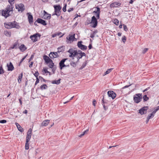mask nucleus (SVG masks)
Listing matches in <instances>:
<instances>
[{
	"mask_svg": "<svg viewBox=\"0 0 159 159\" xmlns=\"http://www.w3.org/2000/svg\"><path fill=\"white\" fill-rule=\"evenodd\" d=\"M5 27L6 28L9 29L12 28H16L19 29L20 26L19 25L18 23L16 21H14L12 22H8L4 23Z\"/></svg>",
	"mask_w": 159,
	"mask_h": 159,
	"instance_id": "1",
	"label": "nucleus"
},
{
	"mask_svg": "<svg viewBox=\"0 0 159 159\" xmlns=\"http://www.w3.org/2000/svg\"><path fill=\"white\" fill-rule=\"evenodd\" d=\"M54 8L55 13L52 15V16L56 15L57 16H60L61 13V7L60 5H54L53 6Z\"/></svg>",
	"mask_w": 159,
	"mask_h": 159,
	"instance_id": "2",
	"label": "nucleus"
},
{
	"mask_svg": "<svg viewBox=\"0 0 159 159\" xmlns=\"http://www.w3.org/2000/svg\"><path fill=\"white\" fill-rule=\"evenodd\" d=\"M98 23L97 19L95 16H93L92 17L91 20L90 21V20H89L88 24H92V25H91V26L93 28H95L97 26Z\"/></svg>",
	"mask_w": 159,
	"mask_h": 159,
	"instance_id": "3",
	"label": "nucleus"
},
{
	"mask_svg": "<svg viewBox=\"0 0 159 159\" xmlns=\"http://www.w3.org/2000/svg\"><path fill=\"white\" fill-rule=\"evenodd\" d=\"M143 98L142 95V94L138 93L135 95V96H134L133 99L134 102L138 103L141 101Z\"/></svg>",
	"mask_w": 159,
	"mask_h": 159,
	"instance_id": "4",
	"label": "nucleus"
},
{
	"mask_svg": "<svg viewBox=\"0 0 159 159\" xmlns=\"http://www.w3.org/2000/svg\"><path fill=\"white\" fill-rule=\"evenodd\" d=\"M41 36V35L40 34L38 33H36L33 35H31L30 37V38L34 42H35L38 40V37L40 38Z\"/></svg>",
	"mask_w": 159,
	"mask_h": 159,
	"instance_id": "5",
	"label": "nucleus"
},
{
	"mask_svg": "<svg viewBox=\"0 0 159 159\" xmlns=\"http://www.w3.org/2000/svg\"><path fill=\"white\" fill-rule=\"evenodd\" d=\"M16 9H18L19 11L23 12L25 10L24 5L22 3L19 4H16Z\"/></svg>",
	"mask_w": 159,
	"mask_h": 159,
	"instance_id": "6",
	"label": "nucleus"
},
{
	"mask_svg": "<svg viewBox=\"0 0 159 159\" xmlns=\"http://www.w3.org/2000/svg\"><path fill=\"white\" fill-rule=\"evenodd\" d=\"M148 109V106H144L139 110V113L141 115L146 114L147 112V110Z\"/></svg>",
	"mask_w": 159,
	"mask_h": 159,
	"instance_id": "7",
	"label": "nucleus"
},
{
	"mask_svg": "<svg viewBox=\"0 0 159 159\" xmlns=\"http://www.w3.org/2000/svg\"><path fill=\"white\" fill-rule=\"evenodd\" d=\"M82 41H79L77 43V46L79 48L82 50H86L87 48V47L86 46L82 44Z\"/></svg>",
	"mask_w": 159,
	"mask_h": 159,
	"instance_id": "8",
	"label": "nucleus"
},
{
	"mask_svg": "<svg viewBox=\"0 0 159 159\" xmlns=\"http://www.w3.org/2000/svg\"><path fill=\"white\" fill-rule=\"evenodd\" d=\"M107 94L108 97L111 98L112 99H114L116 96V94L113 91H108Z\"/></svg>",
	"mask_w": 159,
	"mask_h": 159,
	"instance_id": "9",
	"label": "nucleus"
},
{
	"mask_svg": "<svg viewBox=\"0 0 159 159\" xmlns=\"http://www.w3.org/2000/svg\"><path fill=\"white\" fill-rule=\"evenodd\" d=\"M10 12H9L8 10L6 9L2 10V15L4 16L6 18L10 15Z\"/></svg>",
	"mask_w": 159,
	"mask_h": 159,
	"instance_id": "10",
	"label": "nucleus"
},
{
	"mask_svg": "<svg viewBox=\"0 0 159 159\" xmlns=\"http://www.w3.org/2000/svg\"><path fill=\"white\" fill-rule=\"evenodd\" d=\"M121 5V3L117 2H114L112 3L110 5L111 7H119Z\"/></svg>",
	"mask_w": 159,
	"mask_h": 159,
	"instance_id": "11",
	"label": "nucleus"
},
{
	"mask_svg": "<svg viewBox=\"0 0 159 159\" xmlns=\"http://www.w3.org/2000/svg\"><path fill=\"white\" fill-rule=\"evenodd\" d=\"M57 53V52H51L49 55V56L51 59H53L54 58L59 57V56Z\"/></svg>",
	"mask_w": 159,
	"mask_h": 159,
	"instance_id": "12",
	"label": "nucleus"
},
{
	"mask_svg": "<svg viewBox=\"0 0 159 159\" xmlns=\"http://www.w3.org/2000/svg\"><path fill=\"white\" fill-rule=\"evenodd\" d=\"M32 129L31 128L29 129L26 135V141H30L31 136Z\"/></svg>",
	"mask_w": 159,
	"mask_h": 159,
	"instance_id": "13",
	"label": "nucleus"
},
{
	"mask_svg": "<svg viewBox=\"0 0 159 159\" xmlns=\"http://www.w3.org/2000/svg\"><path fill=\"white\" fill-rule=\"evenodd\" d=\"M43 59L46 64H48L49 63L52 62V61L50 59L49 57L46 55L43 56Z\"/></svg>",
	"mask_w": 159,
	"mask_h": 159,
	"instance_id": "14",
	"label": "nucleus"
},
{
	"mask_svg": "<svg viewBox=\"0 0 159 159\" xmlns=\"http://www.w3.org/2000/svg\"><path fill=\"white\" fill-rule=\"evenodd\" d=\"M27 15H28V19L30 25L32 24L33 22V17L30 13H27Z\"/></svg>",
	"mask_w": 159,
	"mask_h": 159,
	"instance_id": "15",
	"label": "nucleus"
},
{
	"mask_svg": "<svg viewBox=\"0 0 159 159\" xmlns=\"http://www.w3.org/2000/svg\"><path fill=\"white\" fill-rule=\"evenodd\" d=\"M36 22H37L38 23L41 24L43 25H47L45 20L40 18H38Z\"/></svg>",
	"mask_w": 159,
	"mask_h": 159,
	"instance_id": "16",
	"label": "nucleus"
},
{
	"mask_svg": "<svg viewBox=\"0 0 159 159\" xmlns=\"http://www.w3.org/2000/svg\"><path fill=\"white\" fill-rule=\"evenodd\" d=\"M7 70L8 71H12L14 69V66L11 62L7 64Z\"/></svg>",
	"mask_w": 159,
	"mask_h": 159,
	"instance_id": "17",
	"label": "nucleus"
},
{
	"mask_svg": "<svg viewBox=\"0 0 159 159\" xmlns=\"http://www.w3.org/2000/svg\"><path fill=\"white\" fill-rule=\"evenodd\" d=\"M13 5L11 4V5H8L7 6V8H6V9L8 10V11H9V12H10L11 11H13Z\"/></svg>",
	"mask_w": 159,
	"mask_h": 159,
	"instance_id": "18",
	"label": "nucleus"
},
{
	"mask_svg": "<svg viewBox=\"0 0 159 159\" xmlns=\"http://www.w3.org/2000/svg\"><path fill=\"white\" fill-rule=\"evenodd\" d=\"M86 55V54L84 52H83V53H81L80 54H79V55H76V57L77 58V62H79L80 59L83 56H85Z\"/></svg>",
	"mask_w": 159,
	"mask_h": 159,
	"instance_id": "19",
	"label": "nucleus"
},
{
	"mask_svg": "<svg viewBox=\"0 0 159 159\" xmlns=\"http://www.w3.org/2000/svg\"><path fill=\"white\" fill-rule=\"evenodd\" d=\"M67 59V58H64L60 61L59 63V68L60 69L61 67L65 64V62Z\"/></svg>",
	"mask_w": 159,
	"mask_h": 159,
	"instance_id": "20",
	"label": "nucleus"
},
{
	"mask_svg": "<svg viewBox=\"0 0 159 159\" xmlns=\"http://www.w3.org/2000/svg\"><path fill=\"white\" fill-rule=\"evenodd\" d=\"M50 120H44L42 123L41 125L42 126H46L49 123Z\"/></svg>",
	"mask_w": 159,
	"mask_h": 159,
	"instance_id": "21",
	"label": "nucleus"
},
{
	"mask_svg": "<svg viewBox=\"0 0 159 159\" xmlns=\"http://www.w3.org/2000/svg\"><path fill=\"white\" fill-rule=\"evenodd\" d=\"M16 125L18 130L21 132H22L24 131L23 129L21 127L20 125L18 123H15Z\"/></svg>",
	"mask_w": 159,
	"mask_h": 159,
	"instance_id": "22",
	"label": "nucleus"
},
{
	"mask_svg": "<svg viewBox=\"0 0 159 159\" xmlns=\"http://www.w3.org/2000/svg\"><path fill=\"white\" fill-rule=\"evenodd\" d=\"M57 52L59 53L61 52H62L64 51L65 49V46H61L58 48Z\"/></svg>",
	"mask_w": 159,
	"mask_h": 159,
	"instance_id": "23",
	"label": "nucleus"
},
{
	"mask_svg": "<svg viewBox=\"0 0 159 159\" xmlns=\"http://www.w3.org/2000/svg\"><path fill=\"white\" fill-rule=\"evenodd\" d=\"M19 48L22 52L25 51L27 49L25 45L24 44L21 45L19 47Z\"/></svg>",
	"mask_w": 159,
	"mask_h": 159,
	"instance_id": "24",
	"label": "nucleus"
},
{
	"mask_svg": "<svg viewBox=\"0 0 159 159\" xmlns=\"http://www.w3.org/2000/svg\"><path fill=\"white\" fill-rule=\"evenodd\" d=\"M61 80V79H59L58 80H53L52 81H51V82L53 84H56L57 85H58L60 83Z\"/></svg>",
	"mask_w": 159,
	"mask_h": 159,
	"instance_id": "25",
	"label": "nucleus"
},
{
	"mask_svg": "<svg viewBox=\"0 0 159 159\" xmlns=\"http://www.w3.org/2000/svg\"><path fill=\"white\" fill-rule=\"evenodd\" d=\"M51 17V15L49 14V15H44L43 17V18L44 19L49 20Z\"/></svg>",
	"mask_w": 159,
	"mask_h": 159,
	"instance_id": "26",
	"label": "nucleus"
},
{
	"mask_svg": "<svg viewBox=\"0 0 159 159\" xmlns=\"http://www.w3.org/2000/svg\"><path fill=\"white\" fill-rule=\"evenodd\" d=\"M23 76V73H21L19 75V76L18 77V82L19 83H20L21 82V80Z\"/></svg>",
	"mask_w": 159,
	"mask_h": 159,
	"instance_id": "27",
	"label": "nucleus"
},
{
	"mask_svg": "<svg viewBox=\"0 0 159 159\" xmlns=\"http://www.w3.org/2000/svg\"><path fill=\"white\" fill-rule=\"evenodd\" d=\"M102 101L103 103V104H105L106 105H109V102L105 99H104V97L102 99Z\"/></svg>",
	"mask_w": 159,
	"mask_h": 159,
	"instance_id": "28",
	"label": "nucleus"
},
{
	"mask_svg": "<svg viewBox=\"0 0 159 159\" xmlns=\"http://www.w3.org/2000/svg\"><path fill=\"white\" fill-rule=\"evenodd\" d=\"M47 88L48 86L45 84H43L40 87V88L41 90L46 89Z\"/></svg>",
	"mask_w": 159,
	"mask_h": 159,
	"instance_id": "29",
	"label": "nucleus"
},
{
	"mask_svg": "<svg viewBox=\"0 0 159 159\" xmlns=\"http://www.w3.org/2000/svg\"><path fill=\"white\" fill-rule=\"evenodd\" d=\"M97 9V10L96 11H93V13H95L96 14H98V13H100V8L99 7H95Z\"/></svg>",
	"mask_w": 159,
	"mask_h": 159,
	"instance_id": "30",
	"label": "nucleus"
},
{
	"mask_svg": "<svg viewBox=\"0 0 159 159\" xmlns=\"http://www.w3.org/2000/svg\"><path fill=\"white\" fill-rule=\"evenodd\" d=\"M77 51H76V52H75V53H70V55H69V57H73L76 56L77 55Z\"/></svg>",
	"mask_w": 159,
	"mask_h": 159,
	"instance_id": "31",
	"label": "nucleus"
},
{
	"mask_svg": "<svg viewBox=\"0 0 159 159\" xmlns=\"http://www.w3.org/2000/svg\"><path fill=\"white\" fill-rule=\"evenodd\" d=\"M75 34H74L73 35H71L70 36L68 39L70 41H73L74 39L75 38Z\"/></svg>",
	"mask_w": 159,
	"mask_h": 159,
	"instance_id": "32",
	"label": "nucleus"
},
{
	"mask_svg": "<svg viewBox=\"0 0 159 159\" xmlns=\"http://www.w3.org/2000/svg\"><path fill=\"white\" fill-rule=\"evenodd\" d=\"M87 64V61H85V62H84L83 63L82 66H81L80 67L79 69L82 70L86 66Z\"/></svg>",
	"mask_w": 159,
	"mask_h": 159,
	"instance_id": "33",
	"label": "nucleus"
},
{
	"mask_svg": "<svg viewBox=\"0 0 159 159\" xmlns=\"http://www.w3.org/2000/svg\"><path fill=\"white\" fill-rule=\"evenodd\" d=\"M49 65H48V66L50 68H52L54 67V63L52 61V62H50L49 63Z\"/></svg>",
	"mask_w": 159,
	"mask_h": 159,
	"instance_id": "34",
	"label": "nucleus"
},
{
	"mask_svg": "<svg viewBox=\"0 0 159 159\" xmlns=\"http://www.w3.org/2000/svg\"><path fill=\"white\" fill-rule=\"evenodd\" d=\"M29 142L26 140L25 148L26 150H28L29 148Z\"/></svg>",
	"mask_w": 159,
	"mask_h": 159,
	"instance_id": "35",
	"label": "nucleus"
},
{
	"mask_svg": "<svg viewBox=\"0 0 159 159\" xmlns=\"http://www.w3.org/2000/svg\"><path fill=\"white\" fill-rule=\"evenodd\" d=\"M112 68L108 69L104 73V75H106L109 73L112 70Z\"/></svg>",
	"mask_w": 159,
	"mask_h": 159,
	"instance_id": "36",
	"label": "nucleus"
},
{
	"mask_svg": "<svg viewBox=\"0 0 159 159\" xmlns=\"http://www.w3.org/2000/svg\"><path fill=\"white\" fill-rule=\"evenodd\" d=\"M4 34L7 36L10 37L11 36V33L7 31H4Z\"/></svg>",
	"mask_w": 159,
	"mask_h": 159,
	"instance_id": "37",
	"label": "nucleus"
},
{
	"mask_svg": "<svg viewBox=\"0 0 159 159\" xmlns=\"http://www.w3.org/2000/svg\"><path fill=\"white\" fill-rule=\"evenodd\" d=\"M77 51V50H74L72 48H70L69 50L67 51V52L70 53H75V52H76Z\"/></svg>",
	"mask_w": 159,
	"mask_h": 159,
	"instance_id": "38",
	"label": "nucleus"
},
{
	"mask_svg": "<svg viewBox=\"0 0 159 159\" xmlns=\"http://www.w3.org/2000/svg\"><path fill=\"white\" fill-rule=\"evenodd\" d=\"M143 98L144 102L147 101L149 99V98L146 95H144Z\"/></svg>",
	"mask_w": 159,
	"mask_h": 159,
	"instance_id": "39",
	"label": "nucleus"
},
{
	"mask_svg": "<svg viewBox=\"0 0 159 159\" xmlns=\"http://www.w3.org/2000/svg\"><path fill=\"white\" fill-rule=\"evenodd\" d=\"M113 22L114 24H115L116 25H118L119 21L117 19H115Z\"/></svg>",
	"mask_w": 159,
	"mask_h": 159,
	"instance_id": "40",
	"label": "nucleus"
},
{
	"mask_svg": "<svg viewBox=\"0 0 159 159\" xmlns=\"http://www.w3.org/2000/svg\"><path fill=\"white\" fill-rule=\"evenodd\" d=\"M4 73V71L2 66H0V74H2Z\"/></svg>",
	"mask_w": 159,
	"mask_h": 159,
	"instance_id": "41",
	"label": "nucleus"
},
{
	"mask_svg": "<svg viewBox=\"0 0 159 159\" xmlns=\"http://www.w3.org/2000/svg\"><path fill=\"white\" fill-rule=\"evenodd\" d=\"M70 65L73 67H75L76 66V63L74 61H71L70 63Z\"/></svg>",
	"mask_w": 159,
	"mask_h": 159,
	"instance_id": "42",
	"label": "nucleus"
},
{
	"mask_svg": "<svg viewBox=\"0 0 159 159\" xmlns=\"http://www.w3.org/2000/svg\"><path fill=\"white\" fill-rule=\"evenodd\" d=\"M28 54H27L26 56H25L24 57H23L21 60L20 61V62L19 66L20 65V64L23 62V61L25 59L26 57L27 56Z\"/></svg>",
	"mask_w": 159,
	"mask_h": 159,
	"instance_id": "43",
	"label": "nucleus"
},
{
	"mask_svg": "<svg viewBox=\"0 0 159 159\" xmlns=\"http://www.w3.org/2000/svg\"><path fill=\"white\" fill-rule=\"evenodd\" d=\"M154 116V115L152 114V113H151L150 115H149L147 117L148 119H150L151 118H153Z\"/></svg>",
	"mask_w": 159,
	"mask_h": 159,
	"instance_id": "44",
	"label": "nucleus"
},
{
	"mask_svg": "<svg viewBox=\"0 0 159 159\" xmlns=\"http://www.w3.org/2000/svg\"><path fill=\"white\" fill-rule=\"evenodd\" d=\"M126 39V38L125 36H124L122 38V41L124 43H125Z\"/></svg>",
	"mask_w": 159,
	"mask_h": 159,
	"instance_id": "45",
	"label": "nucleus"
},
{
	"mask_svg": "<svg viewBox=\"0 0 159 159\" xmlns=\"http://www.w3.org/2000/svg\"><path fill=\"white\" fill-rule=\"evenodd\" d=\"M123 25L124 30L125 31H127L128 30V29L127 26L124 24Z\"/></svg>",
	"mask_w": 159,
	"mask_h": 159,
	"instance_id": "46",
	"label": "nucleus"
},
{
	"mask_svg": "<svg viewBox=\"0 0 159 159\" xmlns=\"http://www.w3.org/2000/svg\"><path fill=\"white\" fill-rule=\"evenodd\" d=\"M104 109L105 111L107 110L108 109L107 106L108 105H106L105 104H102Z\"/></svg>",
	"mask_w": 159,
	"mask_h": 159,
	"instance_id": "47",
	"label": "nucleus"
},
{
	"mask_svg": "<svg viewBox=\"0 0 159 159\" xmlns=\"http://www.w3.org/2000/svg\"><path fill=\"white\" fill-rule=\"evenodd\" d=\"M43 71L45 73H49V75H50V72L47 70V69H43Z\"/></svg>",
	"mask_w": 159,
	"mask_h": 159,
	"instance_id": "48",
	"label": "nucleus"
},
{
	"mask_svg": "<svg viewBox=\"0 0 159 159\" xmlns=\"http://www.w3.org/2000/svg\"><path fill=\"white\" fill-rule=\"evenodd\" d=\"M39 78L40 79V80H42L43 81L45 82H46V81H49L48 80H45L42 77L39 76Z\"/></svg>",
	"mask_w": 159,
	"mask_h": 159,
	"instance_id": "49",
	"label": "nucleus"
},
{
	"mask_svg": "<svg viewBox=\"0 0 159 159\" xmlns=\"http://www.w3.org/2000/svg\"><path fill=\"white\" fill-rule=\"evenodd\" d=\"M36 80L35 82V85H36L39 82V77H37L36 78Z\"/></svg>",
	"mask_w": 159,
	"mask_h": 159,
	"instance_id": "50",
	"label": "nucleus"
},
{
	"mask_svg": "<svg viewBox=\"0 0 159 159\" xmlns=\"http://www.w3.org/2000/svg\"><path fill=\"white\" fill-rule=\"evenodd\" d=\"M66 4H65V5H64V6L62 10L64 12H66Z\"/></svg>",
	"mask_w": 159,
	"mask_h": 159,
	"instance_id": "51",
	"label": "nucleus"
},
{
	"mask_svg": "<svg viewBox=\"0 0 159 159\" xmlns=\"http://www.w3.org/2000/svg\"><path fill=\"white\" fill-rule=\"evenodd\" d=\"M39 75V72L38 71L36 72L34 74V75L36 77V78H37V77H38Z\"/></svg>",
	"mask_w": 159,
	"mask_h": 159,
	"instance_id": "52",
	"label": "nucleus"
},
{
	"mask_svg": "<svg viewBox=\"0 0 159 159\" xmlns=\"http://www.w3.org/2000/svg\"><path fill=\"white\" fill-rule=\"evenodd\" d=\"M148 48H145L143 49V50L142 51V53L143 54H144L148 51Z\"/></svg>",
	"mask_w": 159,
	"mask_h": 159,
	"instance_id": "53",
	"label": "nucleus"
},
{
	"mask_svg": "<svg viewBox=\"0 0 159 159\" xmlns=\"http://www.w3.org/2000/svg\"><path fill=\"white\" fill-rule=\"evenodd\" d=\"M7 121L5 120H0V123L4 124L6 123Z\"/></svg>",
	"mask_w": 159,
	"mask_h": 159,
	"instance_id": "54",
	"label": "nucleus"
},
{
	"mask_svg": "<svg viewBox=\"0 0 159 159\" xmlns=\"http://www.w3.org/2000/svg\"><path fill=\"white\" fill-rule=\"evenodd\" d=\"M34 55L32 54L30 58L29 59V62H30L31 60L34 58Z\"/></svg>",
	"mask_w": 159,
	"mask_h": 159,
	"instance_id": "55",
	"label": "nucleus"
},
{
	"mask_svg": "<svg viewBox=\"0 0 159 159\" xmlns=\"http://www.w3.org/2000/svg\"><path fill=\"white\" fill-rule=\"evenodd\" d=\"M84 52H82V51L81 50H79L78 51H77V55H79V54H81V53H83Z\"/></svg>",
	"mask_w": 159,
	"mask_h": 159,
	"instance_id": "56",
	"label": "nucleus"
},
{
	"mask_svg": "<svg viewBox=\"0 0 159 159\" xmlns=\"http://www.w3.org/2000/svg\"><path fill=\"white\" fill-rule=\"evenodd\" d=\"M100 13H98V14H97L96 15V17H97L96 18L97 19H98L99 18V17H100Z\"/></svg>",
	"mask_w": 159,
	"mask_h": 159,
	"instance_id": "57",
	"label": "nucleus"
},
{
	"mask_svg": "<svg viewBox=\"0 0 159 159\" xmlns=\"http://www.w3.org/2000/svg\"><path fill=\"white\" fill-rule=\"evenodd\" d=\"M52 71L53 73H55V71L56 70V67H53V68H52Z\"/></svg>",
	"mask_w": 159,
	"mask_h": 159,
	"instance_id": "58",
	"label": "nucleus"
},
{
	"mask_svg": "<svg viewBox=\"0 0 159 159\" xmlns=\"http://www.w3.org/2000/svg\"><path fill=\"white\" fill-rule=\"evenodd\" d=\"M33 63H34V62L33 61H31V62L30 64L29 65V66L30 68H31L32 67V66L33 65Z\"/></svg>",
	"mask_w": 159,
	"mask_h": 159,
	"instance_id": "59",
	"label": "nucleus"
},
{
	"mask_svg": "<svg viewBox=\"0 0 159 159\" xmlns=\"http://www.w3.org/2000/svg\"><path fill=\"white\" fill-rule=\"evenodd\" d=\"M96 103V101L95 99H94L93 101V104L94 106H95Z\"/></svg>",
	"mask_w": 159,
	"mask_h": 159,
	"instance_id": "60",
	"label": "nucleus"
},
{
	"mask_svg": "<svg viewBox=\"0 0 159 159\" xmlns=\"http://www.w3.org/2000/svg\"><path fill=\"white\" fill-rule=\"evenodd\" d=\"M74 9L73 8H70L69 9H68V11L69 12H70L71 11H73Z\"/></svg>",
	"mask_w": 159,
	"mask_h": 159,
	"instance_id": "61",
	"label": "nucleus"
},
{
	"mask_svg": "<svg viewBox=\"0 0 159 159\" xmlns=\"http://www.w3.org/2000/svg\"><path fill=\"white\" fill-rule=\"evenodd\" d=\"M97 33H98V30H95L92 33L93 34L95 35Z\"/></svg>",
	"mask_w": 159,
	"mask_h": 159,
	"instance_id": "62",
	"label": "nucleus"
},
{
	"mask_svg": "<svg viewBox=\"0 0 159 159\" xmlns=\"http://www.w3.org/2000/svg\"><path fill=\"white\" fill-rule=\"evenodd\" d=\"M157 110L156 109H155V110L152 112V114L154 115V114H155L156 112L157 111Z\"/></svg>",
	"mask_w": 159,
	"mask_h": 159,
	"instance_id": "63",
	"label": "nucleus"
},
{
	"mask_svg": "<svg viewBox=\"0 0 159 159\" xmlns=\"http://www.w3.org/2000/svg\"><path fill=\"white\" fill-rule=\"evenodd\" d=\"M95 35L93 34V33H91L90 35V37L92 38H93L94 37Z\"/></svg>",
	"mask_w": 159,
	"mask_h": 159,
	"instance_id": "64",
	"label": "nucleus"
}]
</instances>
